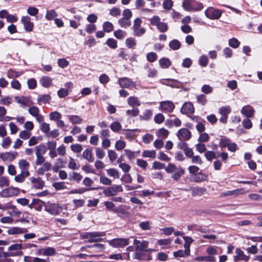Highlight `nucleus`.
Listing matches in <instances>:
<instances>
[{"label": "nucleus", "instance_id": "39", "mask_svg": "<svg viewBox=\"0 0 262 262\" xmlns=\"http://www.w3.org/2000/svg\"><path fill=\"white\" fill-rule=\"evenodd\" d=\"M152 115V113L150 110H145L143 113L142 115L140 116V118L143 120H148Z\"/></svg>", "mask_w": 262, "mask_h": 262}, {"label": "nucleus", "instance_id": "8", "mask_svg": "<svg viewBox=\"0 0 262 262\" xmlns=\"http://www.w3.org/2000/svg\"><path fill=\"white\" fill-rule=\"evenodd\" d=\"M177 137L180 140H189L191 138V133L189 129L182 128L178 131Z\"/></svg>", "mask_w": 262, "mask_h": 262}, {"label": "nucleus", "instance_id": "56", "mask_svg": "<svg viewBox=\"0 0 262 262\" xmlns=\"http://www.w3.org/2000/svg\"><path fill=\"white\" fill-rule=\"evenodd\" d=\"M61 117V115L58 112H53L50 114V119L51 120H58Z\"/></svg>", "mask_w": 262, "mask_h": 262}, {"label": "nucleus", "instance_id": "53", "mask_svg": "<svg viewBox=\"0 0 262 262\" xmlns=\"http://www.w3.org/2000/svg\"><path fill=\"white\" fill-rule=\"evenodd\" d=\"M71 148L73 152L79 153L82 150L83 147L81 145L76 144L71 145Z\"/></svg>", "mask_w": 262, "mask_h": 262}, {"label": "nucleus", "instance_id": "50", "mask_svg": "<svg viewBox=\"0 0 262 262\" xmlns=\"http://www.w3.org/2000/svg\"><path fill=\"white\" fill-rule=\"evenodd\" d=\"M168 134L169 132L167 129L162 128L158 131L157 134L158 137L166 138L167 137Z\"/></svg>", "mask_w": 262, "mask_h": 262}, {"label": "nucleus", "instance_id": "59", "mask_svg": "<svg viewBox=\"0 0 262 262\" xmlns=\"http://www.w3.org/2000/svg\"><path fill=\"white\" fill-rule=\"evenodd\" d=\"M164 116L162 114L159 113L154 117V121L156 123L161 124L164 121Z\"/></svg>", "mask_w": 262, "mask_h": 262}, {"label": "nucleus", "instance_id": "30", "mask_svg": "<svg viewBox=\"0 0 262 262\" xmlns=\"http://www.w3.org/2000/svg\"><path fill=\"white\" fill-rule=\"evenodd\" d=\"M190 190L192 191V195H202L206 190V188L202 187H193L191 188Z\"/></svg>", "mask_w": 262, "mask_h": 262}, {"label": "nucleus", "instance_id": "48", "mask_svg": "<svg viewBox=\"0 0 262 262\" xmlns=\"http://www.w3.org/2000/svg\"><path fill=\"white\" fill-rule=\"evenodd\" d=\"M44 185V182L42 181L40 179L34 178V187L40 189L43 187Z\"/></svg>", "mask_w": 262, "mask_h": 262}, {"label": "nucleus", "instance_id": "19", "mask_svg": "<svg viewBox=\"0 0 262 262\" xmlns=\"http://www.w3.org/2000/svg\"><path fill=\"white\" fill-rule=\"evenodd\" d=\"M23 255L21 251H8V252H3L0 253L1 258H8L10 256H16Z\"/></svg>", "mask_w": 262, "mask_h": 262}, {"label": "nucleus", "instance_id": "25", "mask_svg": "<svg viewBox=\"0 0 262 262\" xmlns=\"http://www.w3.org/2000/svg\"><path fill=\"white\" fill-rule=\"evenodd\" d=\"M159 64L161 68L167 69L171 64V62L168 58H163L159 60Z\"/></svg>", "mask_w": 262, "mask_h": 262}, {"label": "nucleus", "instance_id": "14", "mask_svg": "<svg viewBox=\"0 0 262 262\" xmlns=\"http://www.w3.org/2000/svg\"><path fill=\"white\" fill-rule=\"evenodd\" d=\"M119 83L121 88H128L130 86H135V84L133 81L127 77L119 78Z\"/></svg>", "mask_w": 262, "mask_h": 262}, {"label": "nucleus", "instance_id": "16", "mask_svg": "<svg viewBox=\"0 0 262 262\" xmlns=\"http://www.w3.org/2000/svg\"><path fill=\"white\" fill-rule=\"evenodd\" d=\"M30 19L28 16H23L21 18L25 29L28 31H31L33 30V24L30 22Z\"/></svg>", "mask_w": 262, "mask_h": 262}, {"label": "nucleus", "instance_id": "7", "mask_svg": "<svg viewBox=\"0 0 262 262\" xmlns=\"http://www.w3.org/2000/svg\"><path fill=\"white\" fill-rule=\"evenodd\" d=\"M222 14L221 11L217 9H214L212 8L207 9L205 11L206 16L212 19H216L220 18Z\"/></svg>", "mask_w": 262, "mask_h": 262}, {"label": "nucleus", "instance_id": "47", "mask_svg": "<svg viewBox=\"0 0 262 262\" xmlns=\"http://www.w3.org/2000/svg\"><path fill=\"white\" fill-rule=\"evenodd\" d=\"M190 255L189 254V251L188 250L187 251H185V250H179L178 251H176V252H173V255L177 257H185L186 256H188Z\"/></svg>", "mask_w": 262, "mask_h": 262}, {"label": "nucleus", "instance_id": "28", "mask_svg": "<svg viewBox=\"0 0 262 262\" xmlns=\"http://www.w3.org/2000/svg\"><path fill=\"white\" fill-rule=\"evenodd\" d=\"M181 44L180 42L177 39H173L169 43L170 48L173 50H177L179 49L181 47Z\"/></svg>", "mask_w": 262, "mask_h": 262}, {"label": "nucleus", "instance_id": "9", "mask_svg": "<svg viewBox=\"0 0 262 262\" xmlns=\"http://www.w3.org/2000/svg\"><path fill=\"white\" fill-rule=\"evenodd\" d=\"M161 110L165 113H171L175 106L173 103L170 101H164L160 102Z\"/></svg>", "mask_w": 262, "mask_h": 262}, {"label": "nucleus", "instance_id": "33", "mask_svg": "<svg viewBox=\"0 0 262 262\" xmlns=\"http://www.w3.org/2000/svg\"><path fill=\"white\" fill-rule=\"evenodd\" d=\"M128 103L130 106H140L141 103L137 97H129L127 99Z\"/></svg>", "mask_w": 262, "mask_h": 262}, {"label": "nucleus", "instance_id": "3", "mask_svg": "<svg viewBox=\"0 0 262 262\" xmlns=\"http://www.w3.org/2000/svg\"><path fill=\"white\" fill-rule=\"evenodd\" d=\"M45 208L46 211L54 215L59 214L62 210V207L56 203H48Z\"/></svg>", "mask_w": 262, "mask_h": 262}, {"label": "nucleus", "instance_id": "11", "mask_svg": "<svg viewBox=\"0 0 262 262\" xmlns=\"http://www.w3.org/2000/svg\"><path fill=\"white\" fill-rule=\"evenodd\" d=\"M134 244L136 246V249L139 251H146V248L148 247V243L145 241H140L135 239Z\"/></svg>", "mask_w": 262, "mask_h": 262}, {"label": "nucleus", "instance_id": "29", "mask_svg": "<svg viewBox=\"0 0 262 262\" xmlns=\"http://www.w3.org/2000/svg\"><path fill=\"white\" fill-rule=\"evenodd\" d=\"M231 112V107L229 106L222 107L219 110V113L221 116L228 117V115Z\"/></svg>", "mask_w": 262, "mask_h": 262}, {"label": "nucleus", "instance_id": "32", "mask_svg": "<svg viewBox=\"0 0 262 262\" xmlns=\"http://www.w3.org/2000/svg\"><path fill=\"white\" fill-rule=\"evenodd\" d=\"M195 259L199 261H212L215 260V258L213 256H199L195 258Z\"/></svg>", "mask_w": 262, "mask_h": 262}, {"label": "nucleus", "instance_id": "46", "mask_svg": "<svg viewBox=\"0 0 262 262\" xmlns=\"http://www.w3.org/2000/svg\"><path fill=\"white\" fill-rule=\"evenodd\" d=\"M30 173L25 174L23 172H21L20 174L15 176L14 180L16 182L21 183L24 181L25 178L28 177Z\"/></svg>", "mask_w": 262, "mask_h": 262}, {"label": "nucleus", "instance_id": "18", "mask_svg": "<svg viewBox=\"0 0 262 262\" xmlns=\"http://www.w3.org/2000/svg\"><path fill=\"white\" fill-rule=\"evenodd\" d=\"M82 157L90 162H93L94 161V157L91 148H89L84 150L82 153Z\"/></svg>", "mask_w": 262, "mask_h": 262}, {"label": "nucleus", "instance_id": "62", "mask_svg": "<svg viewBox=\"0 0 262 262\" xmlns=\"http://www.w3.org/2000/svg\"><path fill=\"white\" fill-rule=\"evenodd\" d=\"M157 27L161 32H165L167 31L168 29L167 25L166 23L163 22H160L157 26Z\"/></svg>", "mask_w": 262, "mask_h": 262}, {"label": "nucleus", "instance_id": "61", "mask_svg": "<svg viewBox=\"0 0 262 262\" xmlns=\"http://www.w3.org/2000/svg\"><path fill=\"white\" fill-rule=\"evenodd\" d=\"M9 185V181L8 178L6 177H2L0 178V187L8 186Z\"/></svg>", "mask_w": 262, "mask_h": 262}, {"label": "nucleus", "instance_id": "54", "mask_svg": "<svg viewBox=\"0 0 262 262\" xmlns=\"http://www.w3.org/2000/svg\"><path fill=\"white\" fill-rule=\"evenodd\" d=\"M139 226L143 230H149L151 228L150 222L149 221H145L141 222Z\"/></svg>", "mask_w": 262, "mask_h": 262}, {"label": "nucleus", "instance_id": "57", "mask_svg": "<svg viewBox=\"0 0 262 262\" xmlns=\"http://www.w3.org/2000/svg\"><path fill=\"white\" fill-rule=\"evenodd\" d=\"M110 128L113 132H118L121 129V125L119 122H115L111 124Z\"/></svg>", "mask_w": 262, "mask_h": 262}, {"label": "nucleus", "instance_id": "5", "mask_svg": "<svg viewBox=\"0 0 262 262\" xmlns=\"http://www.w3.org/2000/svg\"><path fill=\"white\" fill-rule=\"evenodd\" d=\"M123 191V188L121 185H114L104 189L103 192L107 196H113L117 194L118 192Z\"/></svg>", "mask_w": 262, "mask_h": 262}, {"label": "nucleus", "instance_id": "52", "mask_svg": "<svg viewBox=\"0 0 262 262\" xmlns=\"http://www.w3.org/2000/svg\"><path fill=\"white\" fill-rule=\"evenodd\" d=\"M125 43L129 48H132L136 45V40L133 37H129L126 39Z\"/></svg>", "mask_w": 262, "mask_h": 262}, {"label": "nucleus", "instance_id": "42", "mask_svg": "<svg viewBox=\"0 0 262 262\" xmlns=\"http://www.w3.org/2000/svg\"><path fill=\"white\" fill-rule=\"evenodd\" d=\"M103 29L105 32H110L113 30L114 26L109 21H106L104 23L103 25Z\"/></svg>", "mask_w": 262, "mask_h": 262}, {"label": "nucleus", "instance_id": "36", "mask_svg": "<svg viewBox=\"0 0 262 262\" xmlns=\"http://www.w3.org/2000/svg\"><path fill=\"white\" fill-rule=\"evenodd\" d=\"M118 23L122 28H126L130 26L131 25V22L130 20H129V19L123 17L118 20Z\"/></svg>", "mask_w": 262, "mask_h": 262}, {"label": "nucleus", "instance_id": "31", "mask_svg": "<svg viewBox=\"0 0 262 262\" xmlns=\"http://www.w3.org/2000/svg\"><path fill=\"white\" fill-rule=\"evenodd\" d=\"M207 176L199 172L195 174L193 178V182H201L205 181L207 179Z\"/></svg>", "mask_w": 262, "mask_h": 262}, {"label": "nucleus", "instance_id": "13", "mask_svg": "<svg viewBox=\"0 0 262 262\" xmlns=\"http://www.w3.org/2000/svg\"><path fill=\"white\" fill-rule=\"evenodd\" d=\"M194 108L193 104L190 102H185L181 109V112L183 114H189L194 113Z\"/></svg>", "mask_w": 262, "mask_h": 262}, {"label": "nucleus", "instance_id": "24", "mask_svg": "<svg viewBox=\"0 0 262 262\" xmlns=\"http://www.w3.org/2000/svg\"><path fill=\"white\" fill-rule=\"evenodd\" d=\"M194 2L192 0H185L183 3V7L184 9L187 11H190L194 9L193 6V3Z\"/></svg>", "mask_w": 262, "mask_h": 262}, {"label": "nucleus", "instance_id": "44", "mask_svg": "<svg viewBox=\"0 0 262 262\" xmlns=\"http://www.w3.org/2000/svg\"><path fill=\"white\" fill-rule=\"evenodd\" d=\"M15 99L17 103H20L23 105L26 106L28 105L29 98L26 97H19L16 96L15 97Z\"/></svg>", "mask_w": 262, "mask_h": 262}, {"label": "nucleus", "instance_id": "2", "mask_svg": "<svg viewBox=\"0 0 262 262\" xmlns=\"http://www.w3.org/2000/svg\"><path fill=\"white\" fill-rule=\"evenodd\" d=\"M142 20L139 18L135 19L133 29L134 32V35L136 36H141L145 32V29L141 27Z\"/></svg>", "mask_w": 262, "mask_h": 262}, {"label": "nucleus", "instance_id": "22", "mask_svg": "<svg viewBox=\"0 0 262 262\" xmlns=\"http://www.w3.org/2000/svg\"><path fill=\"white\" fill-rule=\"evenodd\" d=\"M113 211L121 217H125L128 216L129 213L126 212L122 207L116 208L113 209Z\"/></svg>", "mask_w": 262, "mask_h": 262}, {"label": "nucleus", "instance_id": "17", "mask_svg": "<svg viewBox=\"0 0 262 262\" xmlns=\"http://www.w3.org/2000/svg\"><path fill=\"white\" fill-rule=\"evenodd\" d=\"M29 165V163L25 160H21L18 162L19 167L21 169V172H23L25 174L29 173L28 171Z\"/></svg>", "mask_w": 262, "mask_h": 262}, {"label": "nucleus", "instance_id": "49", "mask_svg": "<svg viewBox=\"0 0 262 262\" xmlns=\"http://www.w3.org/2000/svg\"><path fill=\"white\" fill-rule=\"evenodd\" d=\"M197 102L202 105H205L207 102V100L206 97L204 94H201L196 97Z\"/></svg>", "mask_w": 262, "mask_h": 262}, {"label": "nucleus", "instance_id": "10", "mask_svg": "<svg viewBox=\"0 0 262 262\" xmlns=\"http://www.w3.org/2000/svg\"><path fill=\"white\" fill-rule=\"evenodd\" d=\"M161 83L172 88H179L182 86V83L181 82L173 79H162Z\"/></svg>", "mask_w": 262, "mask_h": 262}, {"label": "nucleus", "instance_id": "43", "mask_svg": "<svg viewBox=\"0 0 262 262\" xmlns=\"http://www.w3.org/2000/svg\"><path fill=\"white\" fill-rule=\"evenodd\" d=\"M205 156L208 161H211L213 159L219 158V156H216V152L213 151H208L206 152Z\"/></svg>", "mask_w": 262, "mask_h": 262}, {"label": "nucleus", "instance_id": "51", "mask_svg": "<svg viewBox=\"0 0 262 262\" xmlns=\"http://www.w3.org/2000/svg\"><path fill=\"white\" fill-rule=\"evenodd\" d=\"M239 45L240 42L235 38H232L229 40V45L233 48H237Z\"/></svg>", "mask_w": 262, "mask_h": 262}, {"label": "nucleus", "instance_id": "40", "mask_svg": "<svg viewBox=\"0 0 262 262\" xmlns=\"http://www.w3.org/2000/svg\"><path fill=\"white\" fill-rule=\"evenodd\" d=\"M107 174L110 176L113 177L114 178H119V173L118 170H116L114 168H110L106 170Z\"/></svg>", "mask_w": 262, "mask_h": 262}, {"label": "nucleus", "instance_id": "60", "mask_svg": "<svg viewBox=\"0 0 262 262\" xmlns=\"http://www.w3.org/2000/svg\"><path fill=\"white\" fill-rule=\"evenodd\" d=\"M147 59L150 62H153L157 59V55L155 52H150L147 54Z\"/></svg>", "mask_w": 262, "mask_h": 262}, {"label": "nucleus", "instance_id": "15", "mask_svg": "<svg viewBox=\"0 0 262 262\" xmlns=\"http://www.w3.org/2000/svg\"><path fill=\"white\" fill-rule=\"evenodd\" d=\"M17 152H7L0 154V158L2 159L4 161H13L17 156Z\"/></svg>", "mask_w": 262, "mask_h": 262}, {"label": "nucleus", "instance_id": "58", "mask_svg": "<svg viewBox=\"0 0 262 262\" xmlns=\"http://www.w3.org/2000/svg\"><path fill=\"white\" fill-rule=\"evenodd\" d=\"M22 249V245L19 244H15L12 245L8 248V250L10 251H21Z\"/></svg>", "mask_w": 262, "mask_h": 262}, {"label": "nucleus", "instance_id": "12", "mask_svg": "<svg viewBox=\"0 0 262 262\" xmlns=\"http://www.w3.org/2000/svg\"><path fill=\"white\" fill-rule=\"evenodd\" d=\"M235 255L234 259L235 261L244 260L248 261L249 259V256L245 254L244 252L240 249H236L235 250Z\"/></svg>", "mask_w": 262, "mask_h": 262}, {"label": "nucleus", "instance_id": "21", "mask_svg": "<svg viewBox=\"0 0 262 262\" xmlns=\"http://www.w3.org/2000/svg\"><path fill=\"white\" fill-rule=\"evenodd\" d=\"M242 113L247 117L253 116L254 110L250 106H245L243 107L241 111Z\"/></svg>", "mask_w": 262, "mask_h": 262}, {"label": "nucleus", "instance_id": "38", "mask_svg": "<svg viewBox=\"0 0 262 262\" xmlns=\"http://www.w3.org/2000/svg\"><path fill=\"white\" fill-rule=\"evenodd\" d=\"M68 117L70 121L73 124H80L82 121V119L79 116L77 115H70Z\"/></svg>", "mask_w": 262, "mask_h": 262}, {"label": "nucleus", "instance_id": "1", "mask_svg": "<svg viewBox=\"0 0 262 262\" xmlns=\"http://www.w3.org/2000/svg\"><path fill=\"white\" fill-rule=\"evenodd\" d=\"M20 192L18 188L9 187L0 192V196L3 198L13 197L17 195Z\"/></svg>", "mask_w": 262, "mask_h": 262}, {"label": "nucleus", "instance_id": "45", "mask_svg": "<svg viewBox=\"0 0 262 262\" xmlns=\"http://www.w3.org/2000/svg\"><path fill=\"white\" fill-rule=\"evenodd\" d=\"M68 167L73 170L78 169L80 167V165H77L75 161V160L73 158L70 157V161L68 164Z\"/></svg>", "mask_w": 262, "mask_h": 262}, {"label": "nucleus", "instance_id": "26", "mask_svg": "<svg viewBox=\"0 0 262 262\" xmlns=\"http://www.w3.org/2000/svg\"><path fill=\"white\" fill-rule=\"evenodd\" d=\"M35 149V154L36 156H42L46 152L47 148L45 145L41 144L39 146H36Z\"/></svg>", "mask_w": 262, "mask_h": 262}, {"label": "nucleus", "instance_id": "63", "mask_svg": "<svg viewBox=\"0 0 262 262\" xmlns=\"http://www.w3.org/2000/svg\"><path fill=\"white\" fill-rule=\"evenodd\" d=\"M125 142L122 140H118L116 142L115 147L118 150H121L125 148Z\"/></svg>", "mask_w": 262, "mask_h": 262}, {"label": "nucleus", "instance_id": "23", "mask_svg": "<svg viewBox=\"0 0 262 262\" xmlns=\"http://www.w3.org/2000/svg\"><path fill=\"white\" fill-rule=\"evenodd\" d=\"M40 82L43 86L48 88L51 85L52 79L48 76H45L40 80Z\"/></svg>", "mask_w": 262, "mask_h": 262}, {"label": "nucleus", "instance_id": "41", "mask_svg": "<svg viewBox=\"0 0 262 262\" xmlns=\"http://www.w3.org/2000/svg\"><path fill=\"white\" fill-rule=\"evenodd\" d=\"M142 156L154 159L156 156V152L155 150H144L142 152Z\"/></svg>", "mask_w": 262, "mask_h": 262}, {"label": "nucleus", "instance_id": "4", "mask_svg": "<svg viewBox=\"0 0 262 262\" xmlns=\"http://www.w3.org/2000/svg\"><path fill=\"white\" fill-rule=\"evenodd\" d=\"M104 235L102 232H87L83 235V238L88 239L90 243L97 242L102 240L100 237Z\"/></svg>", "mask_w": 262, "mask_h": 262}, {"label": "nucleus", "instance_id": "34", "mask_svg": "<svg viewBox=\"0 0 262 262\" xmlns=\"http://www.w3.org/2000/svg\"><path fill=\"white\" fill-rule=\"evenodd\" d=\"M50 100L51 98L50 96L48 95H45L39 96L37 99V100L39 104H41L42 103H49Z\"/></svg>", "mask_w": 262, "mask_h": 262}, {"label": "nucleus", "instance_id": "55", "mask_svg": "<svg viewBox=\"0 0 262 262\" xmlns=\"http://www.w3.org/2000/svg\"><path fill=\"white\" fill-rule=\"evenodd\" d=\"M106 44L112 49H116L117 47V41L113 38H108L106 42Z\"/></svg>", "mask_w": 262, "mask_h": 262}, {"label": "nucleus", "instance_id": "6", "mask_svg": "<svg viewBox=\"0 0 262 262\" xmlns=\"http://www.w3.org/2000/svg\"><path fill=\"white\" fill-rule=\"evenodd\" d=\"M128 239L126 238H115L108 241L112 246L115 248H121L128 245Z\"/></svg>", "mask_w": 262, "mask_h": 262}, {"label": "nucleus", "instance_id": "20", "mask_svg": "<svg viewBox=\"0 0 262 262\" xmlns=\"http://www.w3.org/2000/svg\"><path fill=\"white\" fill-rule=\"evenodd\" d=\"M52 167V164L48 162H46L42 165V167L39 168L37 170V173L39 174L42 175L44 174L46 171H49L51 170Z\"/></svg>", "mask_w": 262, "mask_h": 262}, {"label": "nucleus", "instance_id": "64", "mask_svg": "<svg viewBox=\"0 0 262 262\" xmlns=\"http://www.w3.org/2000/svg\"><path fill=\"white\" fill-rule=\"evenodd\" d=\"M208 62V58L206 56L203 55L199 59V63L202 67H206Z\"/></svg>", "mask_w": 262, "mask_h": 262}, {"label": "nucleus", "instance_id": "35", "mask_svg": "<svg viewBox=\"0 0 262 262\" xmlns=\"http://www.w3.org/2000/svg\"><path fill=\"white\" fill-rule=\"evenodd\" d=\"M114 35L117 39H122L126 36L127 33L125 31L119 29L114 31Z\"/></svg>", "mask_w": 262, "mask_h": 262}, {"label": "nucleus", "instance_id": "27", "mask_svg": "<svg viewBox=\"0 0 262 262\" xmlns=\"http://www.w3.org/2000/svg\"><path fill=\"white\" fill-rule=\"evenodd\" d=\"M34 117L39 123H41L44 120L43 116L39 114V109L36 106H34Z\"/></svg>", "mask_w": 262, "mask_h": 262}, {"label": "nucleus", "instance_id": "37", "mask_svg": "<svg viewBox=\"0 0 262 262\" xmlns=\"http://www.w3.org/2000/svg\"><path fill=\"white\" fill-rule=\"evenodd\" d=\"M44 203L42 201L34 198V209L37 211H40Z\"/></svg>", "mask_w": 262, "mask_h": 262}]
</instances>
